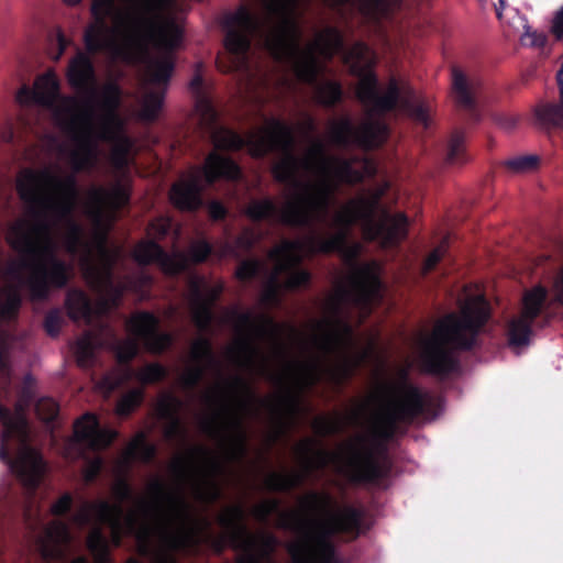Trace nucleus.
Masks as SVG:
<instances>
[{"label": "nucleus", "mask_w": 563, "mask_h": 563, "mask_svg": "<svg viewBox=\"0 0 563 563\" xmlns=\"http://www.w3.org/2000/svg\"><path fill=\"white\" fill-rule=\"evenodd\" d=\"M74 147L53 140L60 156L67 155L73 173L62 176L57 168L38 170L23 168L16 177V191L25 205L24 218L13 221L7 230V241L18 254L15 258H0V323L13 320L21 307L24 290L33 301L48 298L52 288L67 285L71 266L59 258L62 245L78 262L89 287L97 295L93 306L80 289H70L65 306L74 321L87 325L97 323L98 329L82 333L73 346L77 363L90 367L99 347L111 350L120 364V373L107 375L98 383V389L109 396L124 382L135 379L150 384L164 379L167 369L158 364H147L139 369L129 363L139 353L140 343L152 353L168 349L174 338L159 331V321L151 312H136L125 320L129 336L121 339L101 320L117 308L126 291L143 300L150 296L153 279L143 268L122 278L114 276V266L121 254L107 246L106 233L115 213L128 205L130 192L118 183L111 189L92 186L87 191L85 214L98 231V242L84 239V228L75 217L79 191L77 173L91 170L99 158V143L111 144V163L123 173L130 164L133 142L130 137H69ZM16 336L0 324V460L19 482L9 481L0 486V519L19 511L32 529L35 549L42 563H88L85 556L69 561L73 536L69 522L60 518L44 521L36 496L44 475L42 456L29 444L26 409L33 402L34 378L24 376L18 391L14 408L3 401L11 399L13 382L12 353Z\"/></svg>", "instance_id": "f257e3e1"}, {"label": "nucleus", "mask_w": 563, "mask_h": 563, "mask_svg": "<svg viewBox=\"0 0 563 563\" xmlns=\"http://www.w3.org/2000/svg\"><path fill=\"white\" fill-rule=\"evenodd\" d=\"M195 96V111L202 132L214 146L202 166L196 167L188 178L173 185L169 197L181 210L195 211L202 206V191L217 179L236 180L240 167L219 150L246 148L253 157L268 153L278 154L273 164L274 178L288 187L290 194L282 206L271 199H254L246 209L253 221L269 220L294 228L308 230L302 238L283 240L268 252V264L256 258L241 261L236 268L239 280L246 283L263 275L262 302L278 306L283 290L306 287L310 274L300 267L301 261L317 253H338L350 266V275L331 299V313L317 322L310 346H358L353 328L344 316V308L352 306L362 314L369 313L382 298L380 266L377 262L357 263L362 245L351 242L352 227L360 224L364 239L377 241L382 246L397 245L407 236L408 218L405 213L391 214L380 203L385 188L368 197L351 199L330 218V208L341 184L353 185L376 174L375 163L366 157L345 158L325 153L321 140L312 137L314 119L307 114L302 122L305 136L310 141L302 156L294 148V129L280 119L266 118L264 125L241 136L218 122V113L205 93L200 66L189 82Z\"/></svg>", "instance_id": "f03ea898"}, {"label": "nucleus", "mask_w": 563, "mask_h": 563, "mask_svg": "<svg viewBox=\"0 0 563 563\" xmlns=\"http://www.w3.org/2000/svg\"><path fill=\"white\" fill-rule=\"evenodd\" d=\"M156 449L139 433L117 457L111 466L114 477L112 494L117 503L108 500L82 501L69 517V522L82 529L91 526L86 544L93 563H110V543L119 547L124 537L133 540L136 551L148 563H177L175 552L212 543L221 551L228 542L240 552L236 563H275L273 553L277 538L272 533H252L244 525V511L240 506L229 507L218 515V523L224 530L219 537L211 531V522L196 515L183 494V484L192 481L197 500L211 504L221 497V488L214 479H194L191 468L176 457L172 463L176 490H168L159 479L148 485V497L133 495L126 479L132 462L137 459L150 463Z\"/></svg>", "instance_id": "7ed1b4c3"}, {"label": "nucleus", "mask_w": 563, "mask_h": 563, "mask_svg": "<svg viewBox=\"0 0 563 563\" xmlns=\"http://www.w3.org/2000/svg\"><path fill=\"white\" fill-rule=\"evenodd\" d=\"M311 0H255L256 11L242 7L224 16V46L230 54L225 71L244 70L249 67V51L252 41L265 49L276 62L289 68L295 77L312 87L316 101L331 108L341 101L343 91L339 82L321 78L324 66L321 59L340 54L350 64L360 79L356 97L364 107L365 118L354 125L350 117L330 120V142L340 148L353 146L371 150L382 145L388 128L382 119L399 107L413 120L428 124L427 107L415 99L406 82L391 77L386 89H382L374 65V54L364 43L357 42L346 48L342 34L332 26L318 31L313 40L302 44L298 10Z\"/></svg>", "instance_id": "20e7f679"}, {"label": "nucleus", "mask_w": 563, "mask_h": 563, "mask_svg": "<svg viewBox=\"0 0 563 563\" xmlns=\"http://www.w3.org/2000/svg\"><path fill=\"white\" fill-rule=\"evenodd\" d=\"M75 5L81 0H63ZM172 0H93V21L84 42L89 54L101 53L109 60L132 63L143 58L146 84L140 99V117L152 122L163 107L175 66V51L183 27L167 12Z\"/></svg>", "instance_id": "39448f33"}, {"label": "nucleus", "mask_w": 563, "mask_h": 563, "mask_svg": "<svg viewBox=\"0 0 563 563\" xmlns=\"http://www.w3.org/2000/svg\"><path fill=\"white\" fill-rule=\"evenodd\" d=\"M442 407L440 396L402 382L393 393L384 398L373 415V437L357 435L349 442L342 452L324 449L310 450V443L299 445L306 471L323 470L333 465L338 473L352 482L376 484L389 472V461L384 445L377 437L388 439L394 435L397 424L412 422L422 417L434 418Z\"/></svg>", "instance_id": "423d86ee"}, {"label": "nucleus", "mask_w": 563, "mask_h": 563, "mask_svg": "<svg viewBox=\"0 0 563 563\" xmlns=\"http://www.w3.org/2000/svg\"><path fill=\"white\" fill-rule=\"evenodd\" d=\"M301 510H283L275 498L263 499L252 508V515L262 523L276 515L278 526L298 534L290 544L292 563H344L338 555L332 538L341 532L358 533L363 512L353 506L333 508L327 493L311 492L300 498Z\"/></svg>", "instance_id": "0eeeda50"}, {"label": "nucleus", "mask_w": 563, "mask_h": 563, "mask_svg": "<svg viewBox=\"0 0 563 563\" xmlns=\"http://www.w3.org/2000/svg\"><path fill=\"white\" fill-rule=\"evenodd\" d=\"M490 308L478 289H464L460 311L441 318L432 332L420 339V360L427 373L440 377L459 369L457 351L476 345L477 338L489 319Z\"/></svg>", "instance_id": "6e6552de"}, {"label": "nucleus", "mask_w": 563, "mask_h": 563, "mask_svg": "<svg viewBox=\"0 0 563 563\" xmlns=\"http://www.w3.org/2000/svg\"><path fill=\"white\" fill-rule=\"evenodd\" d=\"M261 239L253 229H245L233 242L219 241L213 247L206 239L192 241L187 252L176 250L166 253L154 241H141L133 250V257L140 265L157 264L166 274L177 275L189 271L192 264L205 262L212 253L219 258H240L249 252Z\"/></svg>", "instance_id": "1a4fd4ad"}, {"label": "nucleus", "mask_w": 563, "mask_h": 563, "mask_svg": "<svg viewBox=\"0 0 563 563\" xmlns=\"http://www.w3.org/2000/svg\"><path fill=\"white\" fill-rule=\"evenodd\" d=\"M117 438V432L101 428L96 415L87 412L74 424V439L66 449L73 460H82V476L87 484L93 482L103 467L100 451Z\"/></svg>", "instance_id": "9d476101"}, {"label": "nucleus", "mask_w": 563, "mask_h": 563, "mask_svg": "<svg viewBox=\"0 0 563 563\" xmlns=\"http://www.w3.org/2000/svg\"><path fill=\"white\" fill-rule=\"evenodd\" d=\"M548 291L536 286L525 292L521 312L512 317L507 325L508 345L519 354L531 342L532 330L538 317H547Z\"/></svg>", "instance_id": "9b49d317"}, {"label": "nucleus", "mask_w": 563, "mask_h": 563, "mask_svg": "<svg viewBox=\"0 0 563 563\" xmlns=\"http://www.w3.org/2000/svg\"><path fill=\"white\" fill-rule=\"evenodd\" d=\"M229 318L234 323L235 331L244 338L242 347L246 352L245 358L242 361L243 365L253 366L255 358H261L260 369L264 373H268L266 366V360L261 354L258 349L250 342V336H278L282 331L280 325L275 322L269 316L265 313H254L251 310L239 311L232 310L229 313Z\"/></svg>", "instance_id": "f8f14e48"}, {"label": "nucleus", "mask_w": 563, "mask_h": 563, "mask_svg": "<svg viewBox=\"0 0 563 563\" xmlns=\"http://www.w3.org/2000/svg\"><path fill=\"white\" fill-rule=\"evenodd\" d=\"M223 291L222 284L209 285L203 277L189 274L187 305L199 331H207L213 320L212 308Z\"/></svg>", "instance_id": "ddd939ff"}, {"label": "nucleus", "mask_w": 563, "mask_h": 563, "mask_svg": "<svg viewBox=\"0 0 563 563\" xmlns=\"http://www.w3.org/2000/svg\"><path fill=\"white\" fill-rule=\"evenodd\" d=\"M191 364L187 365L179 375L181 386L191 391L205 377L208 366L216 365L217 360L208 338L199 336L190 346Z\"/></svg>", "instance_id": "4468645a"}, {"label": "nucleus", "mask_w": 563, "mask_h": 563, "mask_svg": "<svg viewBox=\"0 0 563 563\" xmlns=\"http://www.w3.org/2000/svg\"><path fill=\"white\" fill-rule=\"evenodd\" d=\"M452 86L457 104L464 109L472 121H479L477 95L481 81L476 76H470L460 68L452 69Z\"/></svg>", "instance_id": "2eb2a0df"}, {"label": "nucleus", "mask_w": 563, "mask_h": 563, "mask_svg": "<svg viewBox=\"0 0 563 563\" xmlns=\"http://www.w3.org/2000/svg\"><path fill=\"white\" fill-rule=\"evenodd\" d=\"M336 7H347L368 21L388 18L402 0H328Z\"/></svg>", "instance_id": "dca6fc26"}, {"label": "nucleus", "mask_w": 563, "mask_h": 563, "mask_svg": "<svg viewBox=\"0 0 563 563\" xmlns=\"http://www.w3.org/2000/svg\"><path fill=\"white\" fill-rule=\"evenodd\" d=\"M223 415H227L230 419V422L236 428V430H238V435H236L238 449L240 451V454H244L245 450H246V444H245L244 433L241 430V419L234 412H231V410L227 406H222L221 411L218 412L214 417H200L201 430L210 437H213V438L220 437L221 435V427L219 423V419Z\"/></svg>", "instance_id": "f3484780"}, {"label": "nucleus", "mask_w": 563, "mask_h": 563, "mask_svg": "<svg viewBox=\"0 0 563 563\" xmlns=\"http://www.w3.org/2000/svg\"><path fill=\"white\" fill-rule=\"evenodd\" d=\"M181 407L183 401L172 394L163 395L158 402L157 409L159 416L166 420L168 424L166 434L169 438L184 433L181 419L179 417V410Z\"/></svg>", "instance_id": "a211bd4d"}, {"label": "nucleus", "mask_w": 563, "mask_h": 563, "mask_svg": "<svg viewBox=\"0 0 563 563\" xmlns=\"http://www.w3.org/2000/svg\"><path fill=\"white\" fill-rule=\"evenodd\" d=\"M303 477V474L300 473L272 472L267 475L266 484L272 490L288 492L299 486L302 483Z\"/></svg>", "instance_id": "6ab92c4d"}, {"label": "nucleus", "mask_w": 563, "mask_h": 563, "mask_svg": "<svg viewBox=\"0 0 563 563\" xmlns=\"http://www.w3.org/2000/svg\"><path fill=\"white\" fill-rule=\"evenodd\" d=\"M143 388H133L124 394L117 404V413L121 417L128 416L143 400Z\"/></svg>", "instance_id": "aec40b11"}, {"label": "nucleus", "mask_w": 563, "mask_h": 563, "mask_svg": "<svg viewBox=\"0 0 563 563\" xmlns=\"http://www.w3.org/2000/svg\"><path fill=\"white\" fill-rule=\"evenodd\" d=\"M537 115L545 124L563 126V101L560 104H544L538 108Z\"/></svg>", "instance_id": "412c9836"}, {"label": "nucleus", "mask_w": 563, "mask_h": 563, "mask_svg": "<svg viewBox=\"0 0 563 563\" xmlns=\"http://www.w3.org/2000/svg\"><path fill=\"white\" fill-rule=\"evenodd\" d=\"M59 411L58 404L51 397H42L35 402L37 417L46 423L53 422Z\"/></svg>", "instance_id": "4be33fe9"}, {"label": "nucleus", "mask_w": 563, "mask_h": 563, "mask_svg": "<svg viewBox=\"0 0 563 563\" xmlns=\"http://www.w3.org/2000/svg\"><path fill=\"white\" fill-rule=\"evenodd\" d=\"M519 20L522 23V27L525 29L523 34L520 36L521 44L529 47H543L547 43V36L542 32H538L534 30H531V27L528 25L527 20L518 15Z\"/></svg>", "instance_id": "5701e85b"}, {"label": "nucleus", "mask_w": 563, "mask_h": 563, "mask_svg": "<svg viewBox=\"0 0 563 563\" xmlns=\"http://www.w3.org/2000/svg\"><path fill=\"white\" fill-rule=\"evenodd\" d=\"M464 135L461 132H455L449 143L446 161L450 164H459L463 162L464 151Z\"/></svg>", "instance_id": "b1692460"}, {"label": "nucleus", "mask_w": 563, "mask_h": 563, "mask_svg": "<svg viewBox=\"0 0 563 563\" xmlns=\"http://www.w3.org/2000/svg\"><path fill=\"white\" fill-rule=\"evenodd\" d=\"M539 158L536 155H525L510 158L506 162V166L515 173H526L534 169Z\"/></svg>", "instance_id": "393cba45"}, {"label": "nucleus", "mask_w": 563, "mask_h": 563, "mask_svg": "<svg viewBox=\"0 0 563 563\" xmlns=\"http://www.w3.org/2000/svg\"><path fill=\"white\" fill-rule=\"evenodd\" d=\"M64 323V316L60 309L55 308L47 312L44 320V329L51 336L58 335Z\"/></svg>", "instance_id": "a878e982"}, {"label": "nucleus", "mask_w": 563, "mask_h": 563, "mask_svg": "<svg viewBox=\"0 0 563 563\" xmlns=\"http://www.w3.org/2000/svg\"><path fill=\"white\" fill-rule=\"evenodd\" d=\"M173 221L169 218H158L151 222L148 232L156 238H162L168 234L173 229Z\"/></svg>", "instance_id": "bb28decb"}, {"label": "nucleus", "mask_w": 563, "mask_h": 563, "mask_svg": "<svg viewBox=\"0 0 563 563\" xmlns=\"http://www.w3.org/2000/svg\"><path fill=\"white\" fill-rule=\"evenodd\" d=\"M73 506V496L69 493L63 494L51 507L49 512L55 517H60L69 512Z\"/></svg>", "instance_id": "cd10ccee"}, {"label": "nucleus", "mask_w": 563, "mask_h": 563, "mask_svg": "<svg viewBox=\"0 0 563 563\" xmlns=\"http://www.w3.org/2000/svg\"><path fill=\"white\" fill-rule=\"evenodd\" d=\"M445 243L446 242H443V244L434 249L426 258L422 268L424 274L431 272L437 266V264L443 258L445 253Z\"/></svg>", "instance_id": "c85d7f7f"}, {"label": "nucleus", "mask_w": 563, "mask_h": 563, "mask_svg": "<svg viewBox=\"0 0 563 563\" xmlns=\"http://www.w3.org/2000/svg\"><path fill=\"white\" fill-rule=\"evenodd\" d=\"M53 37V41H55L57 45V52L52 55V58L58 60L64 54V51L67 48V46L70 45L71 42L64 35L60 29H56L54 31Z\"/></svg>", "instance_id": "c756f323"}, {"label": "nucleus", "mask_w": 563, "mask_h": 563, "mask_svg": "<svg viewBox=\"0 0 563 563\" xmlns=\"http://www.w3.org/2000/svg\"><path fill=\"white\" fill-rule=\"evenodd\" d=\"M551 32L558 40L563 37V7L555 13L553 18Z\"/></svg>", "instance_id": "7c9ffc66"}, {"label": "nucleus", "mask_w": 563, "mask_h": 563, "mask_svg": "<svg viewBox=\"0 0 563 563\" xmlns=\"http://www.w3.org/2000/svg\"><path fill=\"white\" fill-rule=\"evenodd\" d=\"M208 211L213 220H221L227 216L225 207L219 201H211L208 206Z\"/></svg>", "instance_id": "2f4dec72"}, {"label": "nucleus", "mask_w": 563, "mask_h": 563, "mask_svg": "<svg viewBox=\"0 0 563 563\" xmlns=\"http://www.w3.org/2000/svg\"><path fill=\"white\" fill-rule=\"evenodd\" d=\"M553 292L559 302L563 305V267L556 274L553 282Z\"/></svg>", "instance_id": "473e14b6"}, {"label": "nucleus", "mask_w": 563, "mask_h": 563, "mask_svg": "<svg viewBox=\"0 0 563 563\" xmlns=\"http://www.w3.org/2000/svg\"><path fill=\"white\" fill-rule=\"evenodd\" d=\"M318 428L322 434H333L340 430V424L336 421H320Z\"/></svg>", "instance_id": "72a5a7b5"}, {"label": "nucleus", "mask_w": 563, "mask_h": 563, "mask_svg": "<svg viewBox=\"0 0 563 563\" xmlns=\"http://www.w3.org/2000/svg\"><path fill=\"white\" fill-rule=\"evenodd\" d=\"M497 122L505 129H511L516 124L514 119H505V120L498 119Z\"/></svg>", "instance_id": "f704fd0d"}, {"label": "nucleus", "mask_w": 563, "mask_h": 563, "mask_svg": "<svg viewBox=\"0 0 563 563\" xmlns=\"http://www.w3.org/2000/svg\"><path fill=\"white\" fill-rule=\"evenodd\" d=\"M203 397L205 399L208 401V402H221V400L218 398L217 395H214L213 393H210V391H207L203 394Z\"/></svg>", "instance_id": "c9c22d12"}, {"label": "nucleus", "mask_w": 563, "mask_h": 563, "mask_svg": "<svg viewBox=\"0 0 563 563\" xmlns=\"http://www.w3.org/2000/svg\"><path fill=\"white\" fill-rule=\"evenodd\" d=\"M505 7H506V2L504 0H499V7H496V14H497L498 19H501V16H503L501 11L505 9Z\"/></svg>", "instance_id": "e433bc0d"}, {"label": "nucleus", "mask_w": 563, "mask_h": 563, "mask_svg": "<svg viewBox=\"0 0 563 563\" xmlns=\"http://www.w3.org/2000/svg\"><path fill=\"white\" fill-rule=\"evenodd\" d=\"M268 375H269V377H271L272 379H274V380H279V378H278L275 374H273V373H268Z\"/></svg>", "instance_id": "4c0bfd02"}, {"label": "nucleus", "mask_w": 563, "mask_h": 563, "mask_svg": "<svg viewBox=\"0 0 563 563\" xmlns=\"http://www.w3.org/2000/svg\"><path fill=\"white\" fill-rule=\"evenodd\" d=\"M12 139H13V133L11 132V133L9 134L8 141H11Z\"/></svg>", "instance_id": "58836bf2"}, {"label": "nucleus", "mask_w": 563, "mask_h": 563, "mask_svg": "<svg viewBox=\"0 0 563 563\" xmlns=\"http://www.w3.org/2000/svg\"><path fill=\"white\" fill-rule=\"evenodd\" d=\"M295 409L298 410L299 409V405L298 404H295Z\"/></svg>", "instance_id": "ea45409f"}]
</instances>
